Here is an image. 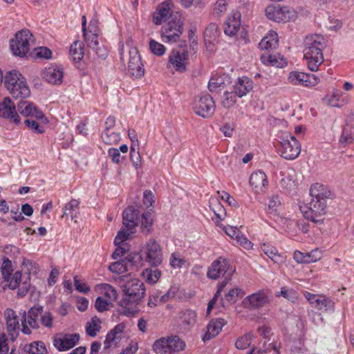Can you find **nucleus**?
Returning a JSON list of instances; mask_svg holds the SVG:
<instances>
[{
    "label": "nucleus",
    "mask_w": 354,
    "mask_h": 354,
    "mask_svg": "<svg viewBox=\"0 0 354 354\" xmlns=\"http://www.w3.org/2000/svg\"><path fill=\"white\" fill-rule=\"evenodd\" d=\"M230 0H216L213 6V15L216 17L223 15L227 10Z\"/></svg>",
    "instance_id": "nucleus-45"
},
{
    "label": "nucleus",
    "mask_w": 354,
    "mask_h": 354,
    "mask_svg": "<svg viewBox=\"0 0 354 354\" xmlns=\"http://www.w3.org/2000/svg\"><path fill=\"white\" fill-rule=\"evenodd\" d=\"M261 249L274 263H281L284 261V257L279 252L278 250L274 246L263 243L261 246Z\"/></svg>",
    "instance_id": "nucleus-31"
},
{
    "label": "nucleus",
    "mask_w": 354,
    "mask_h": 354,
    "mask_svg": "<svg viewBox=\"0 0 354 354\" xmlns=\"http://www.w3.org/2000/svg\"><path fill=\"white\" fill-rule=\"evenodd\" d=\"M21 272L20 271H17L13 274L12 277L9 280L8 288L12 290L16 289L18 286H20L21 283Z\"/></svg>",
    "instance_id": "nucleus-60"
},
{
    "label": "nucleus",
    "mask_w": 354,
    "mask_h": 354,
    "mask_svg": "<svg viewBox=\"0 0 354 354\" xmlns=\"http://www.w3.org/2000/svg\"><path fill=\"white\" fill-rule=\"evenodd\" d=\"M27 127L35 133H42L44 132V127L41 122L38 120H35L32 118H28L24 122Z\"/></svg>",
    "instance_id": "nucleus-51"
},
{
    "label": "nucleus",
    "mask_w": 354,
    "mask_h": 354,
    "mask_svg": "<svg viewBox=\"0 0 354 354\" xmlns=\"http://www.w3.org/2000/svg\"><path fill=\"white\" fill-rule=\"evenodd\" d=\"M261 61L266 65L283 68L287 64L285 58L279 53L266 52L261 55Z\"/></svg>",
    "instance_id": "nucleus-27"
},
{
    "label": "nucleus",
    "mask_w": 354,
    "mask_h": 354,
    "mask_svg": "<svg viewBox=\"0 0 354 354\" xmlns=\"http://www.w3.org/2000/svg\"><path fill=\"white\" fill-rule=\"evenodd\" d=\"M265 12L269 19L276 22H288L297 17V11L288 6L269 5L266 7Z\"/></svg>",
    "instance_id": "nucleus-8"
},
{
    "label": "nucleus",
    "mask_w": 354,
    "mask_h": 354,
    "mask_svg": "<svg viewBox=\"0 0 354 354\" xmlns=\"http://www.w3.org/2000/svg\"><path fill=\"white\" fill-rule=\"evenodd\" d=\"M188 53L185 50H173L169 55V64L178 72L186 71Z\"/></svg>",
    "instance_id": "nucleus-15"
},
{
    "label": "nucleus",
    "mask_w": 354,
    "mask_h": 354,
    "mask_svg": "<svg viewBox=\"0 0 354 354\" xmlns=\"http://www.w3.org/2000/svg\"><path fill=\"white\" fill-rule=\"evenodd\" d=\"M0 117L8 119L16 124L20 123V117L10 97H5L1 102H0Z\"/></svg>",
    "instance_id": "nucleus-17"
},
{
    "label": "nucleus",
    "mask_w": 354,
    "mask_h": 354,
    "mask_svg": "<svg viewBox=\"0 0 354 354\" xmlns=\"http://www.w3.org/2000/svg\"><path fill=\"white\" fill-rule=\"evenodd\" d=\"M63 68L57 65H51L46 67L43 71L42 76L51 84H59L62 82L63 80Z\"/></svg>",
    "instance_id": "nucleus-21"
},
{
    "label": "nucleus",
    "mask_w": 354,
    "mask_h": 354,
    "mask_svg": "<svg viewBox=\"0 0 354 354\" xmlns=\"http://www.w3.org/2000/svg\"><path fill=\"white\" fill-rule=\"evenodd\" d=\"M322 257V252L319 249H315L309 252H306V263H315Z\"/></svg>",
    "instance_id": "nucleus-56"
},
{
    "label": "nucleus",
    "mask_w": 354,
    "mask_h": 354,
    "mask_svg": "<svg viewBox=\"0 0 354 354\" xmlns=\"http://www.w3.org/2000/svg\"><path fill=\"white\" fill-rule=\"evenodd\" d=\"M40 322L44 327L50 328L53 327V316L50 312H45L41 315Z\"/></svg>",
    "instance_id": "nucleus-64"
},
{
    "label": "nucleus",
    "mask_w": 354,
    "mask_h": 354,
    "mask_svg": "<svg viewBox=\"0 0 354 354\" xmlns=\"http://www.w3.org/2000/svg\"><path fill=\"white\" fill-rule=\"evenodd\" d=\"M149 48L154 55L158 56L163 55L166 51L164 45L153 39L149 41Z\"/></svg>",
    "instance_id": "nucleus-54"
},
{
    "label": "nucleus",
    "mask_w": 354,
    "mask_h": 354,
    "mask_svg": "<svg viewBox=\"0 0 354 354\" xmlns=\"http://www.w3.org/2000/svg\"><path fill=\"white\" fill-rule=\"evenodd\" d=\"M6 326L8 335L12 341H15L19 335L21 319L17 313L11 308H7L3 312Z\"/></svg>",
    "instance_id": "nucleus-13"
},
{
    "label": "nucleus",
    "mask_w": 354,
    "mask_h": 354,
    "mask_svg": "<svg viewBox=\"0 0 354 354\" xmlns=\"http://www.w3.org/2000/svg\"><path fill=\"white\" fill-rule=\"evenodd\" d=\"M101 320L97 317H93L90 322H88L86 326V332L88 336L95 337L101 329Z\"/></svg>",
    "instance_id": "nucleus-40"
},
{
    "label": "nucleus",
    "mask_w": 354,
    "mask_h": 354,
    "mask_svg": "<svg viewBox=\"0 0 354 354\" xmlns=\"http://www.w3.org/2000/svg\"><path fill=\"white\" fill-rule=\"evenodd\" d=\"M173 3L171 0H166L162 3L153 16V21L156 25H160L168 17L171 15Z\"/></svg>",
    "instance_id": "nucleus-24"
},
{
    "label": "nucleus",
    "mask_w": 354,
    "mask_h": 354,
    "mask_svg": "<svg viewBox=\"0 0 354 354\" xmlns=\"http://www.w3.org/2000/svg\"><path fill=\"white\" fill-rule=\"evenodd\" d=\"M79 340V334H65L62 337H55L53 345L58 351H65L73 348L77 344Z\"/></svg>",
    "instance_id": "nucleus-18"
},
{
    "label": "nucleus",
    "mask_w": 354,
    "mask_h": 354,
    "mask_svg": "<svg viewBox=\"0 0 354 354\" xmlns=\"http://www.w3.org/2000/svg\"><path fill=\"white\" fill-rule=\"evenodd\" d=\"M236 95L235 92L225 91L221 100L222 105L226 109L233 106L236 102Z\"/></svg>",
    "instance_id": "nucleus-49"
},
{
    "label": "nucleus",
    "mask_w": 354,
    "mask_h": 354,
    "mask_svg": "<svg viewBox=\"0 0 354 354\" xmlns=\"http://www.w3.org/2000/svg\"><path fill=\"white\" fill-rule=\"evenodd\" d=\"M139 214V210L132 206L126 208L122 214L123 225L127 228L135 230L138 224Z\"/></svg>",
    "instance_id": "nucleus-23"
},
{
    "label": "nucleus",
    "mask_w": 354,
    "mask_h": 354,
    "mask_svg": "<svg viewBox=\"0 0 354 354\" xmlns=\"http://www.w3.org/2000/svg\"><path fill=\"white\" fill-rule=\"evenodd\" d=\"M281 205V201L278 196H272L270 198L268 204V212L269 214H274L277 212L278 207Z\"/></svg>",
    "instance_id": "nucleus-59"
},
{
    "label": "nucleus",
    "mask_w": 354,
    "mask_h": 354,
    "mask_svg": "<svg viewBox=\"0 0 354 354\" xmlns=\"http://www.w3.org/2000/svg\"><path fill=\"white\" fill-rule=\"evenodd\" d=\"M326 202L311 199L310 202L306 205L300 206V210L304 218L310 221L316 225L324 223V216L326 214Z\"/></svg>",
    "instance_id": "nucleus-4"
},
{
    "label": "nucleus",
    "mask_w": 354,
    "mask_h": 354,
    "mask_svg": "<svg viewBox=\"0 0 354 354\" xmlns=\"http://www.w3.org/2000/svg\"><path fill=\"white\" fill-rule=\"evenodd\" d=\"M215 108L213 97L208 94L196 97L193 102L194 112L203 118L212 116L214 113Z\"/></svg>",
    "instance_id": "nucleus-10"
},
{
    "label": "nucleus",
    "mask_w": 354,
    "mask_h": 354,
    "mask_svg": "<svg viewBox=\"0 0 354 354\" xmlns=\"http://www.w3.org/2000/svg\"><path fill=\"white\" fill-rule=\"evenodd\" d=\"M244 295V292L238 288H234L228 291L225 295L224 300L227 303L232 304L235 303L239 297H242Z\"/></svg>",
    "instance_id": "nucleus-47"
},
{
    "label": "nucleus",
    "mask_w": 354,
    "mask_h": 354,
    "mask_svg": "<svg viewBox=\"0 0 354 354\" xmlns=\"http://www.w3.org/2000/svg\"><path fill=\"white\" fill-rule=\"evenodd\" d=\"M102 141L109 145H115L120 140V134L111 130L103 131L101 135Z\"/></svg>",
    "instance_id": "nucleus-43"
},
{
    "label": "nucleus",
    "mask_w": 354,
    "mask_h": 354,
    "mask_svg": "<svg viewBox=\"0 0 354 354\" xmlns=\"http://www.w3.org/2000/svg\"><path fill=\"white\" fill-rule=\"evenodd\" d=\"M161 272L158 269L152 270L151 268H147L142 272V276L149 283L153 284L156 283L160 279Z\"/></svg>",
    "instance_id": "nucleus-42"
},
{
    "label": "nucleus",
    "mask_w": 354,
    "mask_h": 354,
    "mask_svg": "<svg viewBox=\"0 0 354 354\" xmlns=\"http://www.w3.org/2000/svg\"><path fill=\"white\" fill-rule=\"evenodd\" d=\"M134 232V229H129L123 225V227L118 232V234L114 239L115 245H118L122 244L124 241L129 239L131 235Z\"/></svg>",
    "instance_id": "nucleus-44"
},
{
    "label": "nucleus",
    "mask_w": 354,
    "mask_h": 354,
    "mask_svg": "<svg viewBox=\"0 0 354 354\" xmlns=\"http://www.w3.org/2000/svg\"><path fill=\"white\" fill-rule=\"evenodd\" d=\"M323 100L326 104L333 107L340 106L346 102L342 92L337 89H334L331 94L327 95Z\"/></svg>",
    "instance_id": "nucleus-32"
},
{
    "label": "nucleus",
    "mask_w": 354,
    "mask_h": 354,
    "mask_svg": "<svg viewBox=\"0 0 354 354\" xmlns=\"http://www.w3.org/2000/svg\"><path fill=\"white\" fill-rule=\"evenodd\" d=\"M241 27V14L239 12H232L227 18L224 24V32L232 37L239 30Z\"/></svg>",
    "instance_id": "nucleus-22"
},
{
    "label": "nucleus",
    "mask_w": 354,
    "mask_h": 354,
    "mask_svg": "<svg viewBox=\"0 0 354 354\" xmlns=\"http://www.w3.org/2000/svg\"><path fill=\"white\" fill-rule=\"evenodd\" d=\"M125 325L122 323L117 324L106 335L104 342V348L107 349L111 347H116L118 346L123 336V332Z\"/></svg>",
    "instance_id": "nucleus-20"
},
{
    "label": "nucleus",
    "mask_w": 354,
    "mask_h": 354,
    "mask_svg": "<svg viewBox=\"0 0 354 354\" xmlns=\"http://www.w3.org/2000/svg\"><path fill=\"white\" fill-rule=\"evenodd\" d=\"M185 263V259L182 257L179 252L171 253L169 258V265L174 269L180 268Z\"/></svg>",
    "instance_id": "nucleus-52"
},
{
    "label": "nucleus",
    "mask_w": 354,
    "mask_h": 354,
    "mask_svg": "<svg viewBox=\"0 0 354 354\" xmlns=\"http://www.w3.org/2000/svg\"><path fill=\"white\" fill-rule=\"evenodd\" d=\"M226 324L227 322L224 319H212L206 326V330L202 337V340L206 342L214 338L220 333L223 327Z\"/></svg>",
    "instance_id": "nucleus-19"
},
{
    "label": "nucleus",
    "mask_w": 354,
    "mask_h": 354,
    "mask_svg": "<svg viewBox=\"0 0 354 354\" xmlns=\"http://www.w3.org/2000/svg\"><path fill=\"white\" fill-rule=\"evenodd\" d=\"M121 288L123 297L119 301L120 313L127 317L134 316L136 306L145 295V286L142 281L133 278L127 280Z\"/></svg>",
    "instance_id": "nucleus-1"
},
{
    "label": "nucleus",
    "mask_w": 354,
    "mask_h": 354,
    "mask_svg": "<svg viewBox=\"0 0 354 354\" xmlns=\"http://www.w3.org/2000/svg\"><path fill=\"white\" fill-rule=\"evenodd\" d=\"M169 343V337H162L154 342L153 348L157 354H171Z\"/></svg>",
    "instance_id": "nucleus-37"
},
{
    "label": "nucleus",
    "mask_w": 354,
    "mask_h": 354,
    "mask_svg": "<svg viewBox=\"0 0 354 354\" xmlns=\"http://www.w3.org/2000/svg\"><path fill=\"white\" fill-rule=\"evenodd\" d=\"M170 353H174L185 349V344L178 336L169 337Z\"/></svg>",
    "instance_id": "nucleus-46"
},
{
    "label": "nucleus",
    "mask_w": 354,
    "mask_h": 354,
    "mask_svg": "<svg viewBox=\"0 0 354 354\" xmlns=\"http://www.w3.org/2000/svg\"><path fill=\"white\" fill-rule=\"evenodd\" d=\"M97 291L111 301H115L118 298L117 290L110 284L101 283L97 286Z\"/></svg>",
    "instance_id": "nucleus-35"
},
{
    "label": "nucleus",
    "mask_w": 354,
    "mask_h": 354,
    "mask_svg": "<svg viewBox=\"0 0 354 354\" xmlns=\"http://www.w3.org/2000/svg\"><path fill=\"white\" fill-rule=\"evenodd\" d=\"M84 55V45L81 41H76L71 44L70 48V55L75 62L80 61Z\"/></svg>",
    "instance_id": "nucleus-38"
},
{
    "label": "nucleus",
    "mask_w": 354,
    "mask_h": 354,
    "mask_svg": "<svg viewBox=\"0 0 354 354\" xmlns=\"http://www.w3.org/2000/svg\"><path fill=\"white\" fill-rule=\"evenodd\" d=\"M180 319L185 326H192L196 322V313L192 310H185L181 313Z\"/></svg>",
    "instance_id": "nucleus-41"
},
{
    "label": "nucleus",
    "mask_w": 354,
    "mask_h": 354,
    "mask_svg": "<svg viewBox=\"0 0 354 354\" xmlns=\"http://www.w3.org/2000/svg\"><path fill=\"white\" fill-rule=\"evenodd\" d=\"M277 297H283L292 302H295L297 299V292L292 288L282 287L280 292L276 293Z\"/></svg>",
    "instance_id": "nucleus-48"
},
{
    "label": "nucleus",
    "mask_w": 354,
    "mask_h": 354,
    "mask_svg": "<svg viewBox=\"0 0 354 354\" xmlns=\"http://www.w3.org/2000/svg\"><path fill=\"white\" fill-rule=\"evenodd\" d=\"M128 72L134 78H141L145 74L144 65L137 48H129L127 56Z\"/></svg>",
    "instance_id": "nucleus-11"
},
{
    "label": "nucleus",
    "mask_w": 354,
    "mask_h": 354,
    "mask_svg": "<svg viewBox=\"0 0 354 354\" xmlns=\"http://www.w3.org/2000/svg\"><path fill=\"white\" fill-rule=\"evenodd\" d=\"M25 354H48L44 343L35 342L24 346Z\"/></svg>",
    "instance_id": "nucleus-36"
},
{
    "label": "nucleus",
    "mask_w": 354,
    "mask_h": 354,
    "mask_svg": "<svg viewBox=\"0 0 354 354\" xmlns=\"http://www.w3.org/2000/svg\"><path fill=\"white\" fill-rule=\"evenodd\" d=\"M19 112L26 117H32L39 120L41 123L47 124L48 119L42 111L38 109L32 103L27 101H21L17 105Z\"/></svg>",
    "instance_id": "nucleus-16"
},
{
    "label": "nucleus",
    "mask_w": 354,
    "mask_h": 354,
    "mask_svg": "<svg viewBox=\"0 0 354 354\" xmlns=\"http://www.w3.org/2000/svg\"><path fill=\"white\" fill-rule=\"evenodd\" d=\"M4 84L15 98H26L30 95V88L26 79L17 71L8 72L4 76Z\"/></svg>",
    "instance_id": "nucleus-3"
},
{
    "label": "nucleus",
    "mask_w": 354,
    "mask_h": 354,
    "mask_svg": "<svg viewBox=\"0 0 354 354\" xmlns=\"http://www.w3.org/2000/svg\"><path fill=\"white\" fill-rule=\"evenodd\" d=\"M21 331L26 335H30L32 329H37L39 328V324L37 319L28 317L26 311L21 314Z\"/></svg>",
    "instance_id": "nucleus-30"
},
{
    "label": "nucleus",
    "mask_w": 354,
    "mask_h": 354,
    "mask_svg": "<svg viewBox=\"0 0 354 354\" xmlns=\"http://www.w3.org/2000/svg\"><path fill=\"white\" fill-rule=\"evenodd\" d=\"M33 43V36L28 30H22L15 34L10 40V50L12 53L21 57L26 56L30 51Z\"/></svg>",
    "instance_id": "nucleus-5"
},
{
    "label": "nucleus",
    "mask_w": 354,
    "mask_h": 354,
    "mask_svg": "<svg viewBox=\"0 0 354 354\" xmlns=\"http://www.w3.org/2000/svg\"><path fill=\"white\" fill-rule=\"evenodd\" d=\"M1 271L3 278L6 281H9V280L10 279V276L12 272V266L10 260H9L8 259H6L3 260L1 267Z\"/></svg>",
    "instance_id": "nucleus-53"
},
{
    "label": "nucleus",
    "mask_w": 354,
    "mask_h": 354,
    "mask_svg": "<svg viewBox=\"0 0 354 354\" xmlns=\"http://www.w3.org/2000/svg\"><path fill=\"white\" fill-rule=\"evenodd\" d=\"M234 270L230 268L228 261L223 258L219 257L214 261L207 271V277L212 279H217L221 275L229 272L230 277L234 272Z\"/></svg>",
    "instance_id": "nucleus-14"
},
{
    "label": "nucleus",
    "mask_w": 354,
    "mask_h": 354,
    "mask_svg": "<svg viewBox=\"0 0 354 354\" xmlns=\"http://www.w3.org/2000/svg\"><path fill=\"white\" fill-rule=\"evenodd\" d=\"M278 45V35L274 31H270L259 43V47L266 50L275 49Z\"/></svg>",
    "instance_id": "nucleus-29"
},
{
    "label": "nucleus",
    "mask_w": 354,
    "mask_h": 354,
    "mask_svg": "<svg viewBox=\"0 0 354 354\" xmlns=\"http://www.w3.org/2000/svg\"><path fill=\"white\" fill-rule=\"evenodd\" d=\"M84 36L85 41L90 48L94 49L95 48V47H97L99 46V41L97 39V34L91 33V32H84Z\"/></svg>",
    "instance_id": "nucleus-58"
},
{
    "label": "nucleus",
    "mask_w": 354,
    "mask_h": 354,
    "mask_svg": "<svg viewBox=\"0 0 354 354\" xmlns=\"http://www.w3.org/2000/svg\"><path fill=\"white\" fill-rule=\"evenodd\" d=\"M153 224V218L151 213L149 212H147L142 214V221H141V226L143 228H145L147 232H149L151 227Z\"/></svg>",
    "instance_id": "nucleus-61"
},
{
    "label": "nucleus",
    "mask_w": 354,
    "mask_h": 354,
    "mask_svg": "<svg viewBox=\"0 0 354 354\" xmlns=\"http://www.w3.org/2000/svg\"><path fill=\"white\" fill-rule=\"evenodd\" d=\"M310 195L313 199L319 201H325L332 198V193L329 188L323 184L315 183L311 185L310 189Z\"/></svg>",
    "instance_id": "nucleus-25"
},
{
    "label": "nucleus",
    "mask_w": 354,
    "mask_h": 354,
    "mask_svg": "<svg viewBox=\"0 0 354 354\" xmlns=\"http://www.w3.org/2000/svg\"><path fill=\"white\" fill-rule=\"evenodd\" d=\"M109 270L112 272H115L118 274L125 272L127 270L126 263L122 261L112 263L109 266Z\"/></svg>",
    "instance_id": "nucleus-62"
},
{
    "label": "nucleus",
    "mask_w": 354,
    "mask_h": 354,
    "mask_svg": "<svg viewBox=\"0 0 354 354\" xmlns=\"http://www.w3.org/2000/svg\"><path fill=\"white\" fill-rule=\"evenodd\" d=\"M313 307L320 310L328 311L334 308V302L324 295H319Z\"/></svg>",
    "instance_id": "nucleus-39"
},
{
    "label": "nucleus",
    "mask_w": 354,
    "mask_h": 354,
    "mask_svg": "<svg viewBox=\"0 0 354 354\" xmlns=\"http://www.w3.org/2000/svg\"><path fill=\"white\" fill-rule=\"evenodd\" d=\"M254 87L253 81L246 76L239 77L234 86V92L238 97H242L250 93Z\"/></svg>",
    "instance_id": "nucleus-26"
},
{
    "label": "nucleus",
    "mask_w": 354,
    "mask_h": 354,
    "mask_svg": "<svg viewBox=\"0 0 354 354\" xmlns=\"http://www.w3.org/2000/svg\"><path fill=\"white\" fill-rule=\"evenodd\" d=\"M250 183L256 192H263L268 183L266 174L261 171L253 172L250 176Z\"/></svg>",
    "instance_id": "nucleus-28"
},
{
    "label": "nucleus",
    "mask_w": 354,
    "mask_h": 354,
    "mask_svg": "<svg viewBox=\"0 0 354 354\" xmlns=\"http://www.w3.org/2000/svg\"><path fill=\"white\" fill-rule=\"evenodd\" d=\"M326 46V40L322 35L315 34L306 37L304 57L310 71H317L319 66L323 63L322 50Z\"/></svg>",
    "instance_id": "nucleus-2"
},
{
    "label": "nucleus",
    "mask_w": 354,
    "mask_h": 354,
    "mask_svg": "<svg viewBox=\"0 0 354 354\" xmlns=\"http://www.w3.org/2000/svg\"><path fill=\"white\" fill-rule=\"evenodd\" d=\"M339 143L345 147L354 142V127L351 124H346L339 137Z\"/></svg>",
    "instance_id": "nucleus-34"
},
{
    "label": "nucleus",
    "mask_w": 354,
    "mask_h": 354,
    "mask_svg": "<svg viewBox=\"0 0 354 354\" xmlns=\"http://www.w3.org/2000/svg\"><path fill=\"white\" fill-rule=\"evenodd\" d=\"M252 338V335L251 334H246L239 337L235 343L236 347L238 349H245L250 345Z\"/></svg>",
    "instance_id": "nucleus-55"
},
{
    "label": "nucleus",
    "mask_w": 354,
    "mask_h": 354,
    "mask_svg": "<svg viewBox=\"0 0 354 354\" xmlns=\"http://www.w3.org/2000/svg\"><path fill=\"white\" fill-rule=\"evenodd\" d=\"M144 259L150 266L157 267L163 259L162 250L160 245L155 239H149L142 250Z\"/></svg>",
    "instance_id": "nucleus-9"
},
{
    "label": "nucleus",
    "mask_w": 354,
    "mask_h": 354,
    "mask_svg": "<svg viewBox=\"0 0 354 354\" xmlns=\"http://www.w3.org/2000/svg\"><path fill=\"white\" fill-rule=\"evenodd\" d=\"M277 152L286 160H295L301 153V145L293 136L285 133L281 138Z\"/></svg>",
    "instance_id": "nucleus-6"
},
{
    "label": "nucleus",
    "mask_w": 354,
    "mask_h": 354,
    "mask_svg": "<svg viewBox=\"0 0 354 354\" xmlns=\"http://www.w3.org/2000/svg\"><path fill=\"white\" fill-rule=\"evenodd\" d=\"M220 35L218 26L215 23H210L204 31V39L206 44H214Z\"/></svg>",
    "instance_id": "nucleus-33"
},
{
    "label": "nucleus",
    "mask_w": 354,
    "mask_h": 354,
    "mask_svg": "<svg viewBox=\"0 0 354 354\" xmlns=\"http://www.w3.org/2000/svg\"><path fill=\"white\" fill-rule=\"evenodd\" d=\"M74 285L78 292L84 294H87L91 290L90 286L86 283H82L77 276L74 277Z\"/></svg>",
    "instance_id": "nucleus-63"
},
{
    "label": "nucleus",
    "mask_w": 354,
    "mask_h": 354,
    "mask_svg": "<svg viewBox=\"0 0 354 354\" xmlns=\"http://www.w3.org/2000/svg\"><path fill=\"white\" fill-rule=\"evenodd\" d=\"M319 82V79L313 74L304 73V77L299 80L300 86L312 87L316 86Z\"/></svg>",
    "instance_id": "nucleus-50"
},
{
    "label": "nucleus",
    "mask_w": 354,
    "mask_h": 354,
    "mask_svg": "<svg viewBox=\"0 0 354 354\" xmlns=\"http://www.w3.org/2000/svg\"><path fill=\"white\" fill-rule=\"evenodd\" d=\"M111 302L110 300L98 297L95 300V306L98 312H104L109 309V306L112 305Z\"/></svg>",
    "instance_id": "nucleus-57"
},
{
    "label": "nucleus",
    "mask_w": 354,
    "mask_h": 354,
    "mask_svg": "<svg viewBox=\"0 0 354 354\" xmlns=\"http://www.w3.org/2000/svg\"><path fill=\"white\" fill-rule=\"evenodd\" d=\"M183 22L178 15L172 17L171 19L161 30L163 42L174 43L178 41L183 33Z\"/></svg>",
    "instance_id": "nucleus-7"
},
{
    "label": "nucleus",
    "mask_w": 354,
    "mask_h": 354,
    "mask_svg": "<svg viewBox=\"0 0 354 354\" xmlns=\"http://www.w3.org/2000/svg\"><path fill=\"white\" fill-rule=\"evenodd\" d=\"M271 301V295L268 290H261L254 292L243 300V306L250 310L263 307Z\"/></svg>",
    "instance_id": "nucleus-12"
}]
</instances>
